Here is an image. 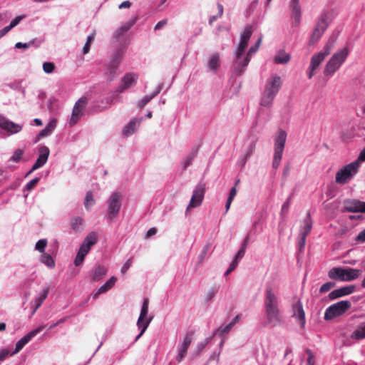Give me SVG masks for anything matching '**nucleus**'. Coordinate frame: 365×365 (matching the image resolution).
Listing matches in <instances>:
<instances>
[{
  "mask_svg": "<svg viewBox=\"0 0 365 365\" xmlns=\"http://www.w3.org/2000/svg\"><path fill=\"white\" fill-rule=\"evenodd\" d=\"M361 274V270L354 268L333 267L328 272L330 279L341 281L350 282L357 279Z\"/></svg>",
  "mask_w": 365,
  "mask_h": 365,
  "instance_id": "nucleus-2",
  "label": "nucleus"
},
{
  "mask_svg": "<svg viewBox=\"0 0 365 365\" xmlns=\"http://www.w3.org/2000/svg\"><path fill=\"white\" fill-rule=\"evenodd\" d=\"M312 229V220L311 218V215L309 212H307L306 217L303 220V225L301 226L299 235L307 237L308 235L311 232Z\"/></svg>",
  "mask_w": 365,
  "mask_h": 365,
  "instance_id": "nucleus-27",
  "label": "nucleus"
},
{
  "mask_svg": "<svg viewBox=\"0 0 365 365\" xmlns=\"http://www.w3.org/2000/svg\"><path fill=\"white\" fill-rule=\"evenodd\" d=\"M328 27V23L324 16H322L318 21L310 38L312 43L317 41L323 35L324 32Z\"/></svg>",
  "mask_w": 365,
  "mask_h": 365,
  "instance_id": "nucleus-17",
  "label": "nucleus"
},
{
  "mask_svg": "<svg viewBox=\"0 0 365 365\" xmlns=\"http://www.w3.org/2000/svg\"><path fill=\"white\" fill-rule=\"evenodd\" d=\"M56 124L57 122L55 119L51 120L46 127L36 135L34 140V143H36L41 138L49 136L56 127Z\"/></svg>",
  "mask_w": 365,
  "mask_h": 365,
  "instance_id": "nucleus-25",
  "label": "nucleus"
},
{
  "mask_svg": "<svg viewBox=\"0 0 365 365\" xmlns=\"http://www.w3.org/2000/svg\"><path fill=\"white\" fill-rule=\"evenodd\" d=\"M365 161V147L360 152L357 159L354 162H357L359 164V168H360L361 163Z\"/></svg>",
  "mask_w": 365,
  "mask_h": 365,
  "instance_id": "nucleus-59",
  "label": "nucleus"
},
{
  "mask_svg": "<svg viewBox=\"0 0 365 365\" xmlns=\"http://www.w3.org/2000/svg\"><path fill=\"white\" fill-rule=\"evenodd\" d=\"M86 103L87 98L86 97H81L76 102L70 119L71 125H75L78 122Z\"/></svg>",
  "mask_w": 365,
  "mask_h": 365,
  "instance_id": "nucleus-16",
  "label": "nucleus"
},
{
  "mask_svg": "<svg viewBox=\"0 0 365 365\" xmlns=\"http://www.w3.org/2000/svg\"><path fill=\"white\" fill-rule=\"evenodd\" d=\"M24 18L23 16H18L16 17H15L12 21L10 23V24L9 25L11 29H13L14 27H15L16 26H17L20 21L22 20V19Z\"/></svg>",
  "mask_w": 365,
  "mask_h": 365,
  "instance_id": "nucleus-62",
  "label": "nucleus"
},
{
  "mask_svg": "<svg viewBox=\"0 0 365 365\" xmlns=\"http://www.w3.org/2000/svg\"><path fill=\"white\" fill-rule=\"evenodd\" d=\"M277 95L270 93L265 89L262 93L260 98V105L264 107L269 108L272 106L274 99Z\"/></svg>",
  "mask_w": 365,
  "mask_h": 365,
  "instance_id": "nucleus-28",
  "label": "nucleus"
},
{
  "mask_svg": "<svg viewBox=\"0 0 365 365\" xmlns=\"http://www.w3.org/2000/svg\"><path fill=\"white\" fill-rule=\"evenodd\" d=\"M118 66L119 65H115L111 62H109V63L107 65V73L109 74L111 79L115 77Z\"/></svg>",
  "mask_w": 365,
  "mask_h": 365,
  "instance_id": "nucleus-42",
  "label": "nucleus"
},
{
  "mask_svg": "<svg viewBox=\"0 0 365 365\" xmlns=\"http://www.w3.org/2000/svg\"><path fill=\"white\" fill-rule=\"evenodd\" d=\"M44 328L45 325H41L38 327L36 329L26 334L24 336H23L16 342L15 349L12 353L10 354V355L12 356L20 351L27 343H29L35 336L40 333Z\"/></svg>",
  "mask_w": 365,
  "mask_h": 365,
  "instance_id": "nucleus-12",
  "label": "nucleus"
},
{
  "mask_svg": "<svg viewBox=\"0 0 365 365\" xmlns=\"http://www.w3.org/2000/svg\"><path fill=\"white\" fill-rule=\"evenodd\" d=\"M255 148H256V141H252L248 145V146L246 149V152H245L246 158H249L253 154V153L255 152Z\"/></svg>",
  "mask_w": 365,
  "mask_h": 365,
  "instance_id": "nucleus-49",
  "label": "nucleus"
},
{
  "mask_svg": "<svg viewBox=\"0 0 365 365\" xmlns=\"http://www.w3.org/2000/svg\"><path fill=\"white\" fill-rule=\"evenodd\" d=\"M289 9L292 11L291 18L292 20V26H298L301 21L302 10L299 5V0H291L289 4Z\"/></svg>",
  "mask_w": 365,
  "mask_h": 365,
  "instance_id": "nucleus-18",
  "label": "nucleus"
},
{
  "mask_svg": "<svg viewBox=\"0 0 365 365\" xmlns=\"http://www.w3.org/2000/svg\"><path fill=\"white\" fill-rule=\"evenodd\" d=\"M106 272L107 269L104 266L97 265L92 271L91 279L93 281L98 282L102 279L104 275H106Z\"/></svg>",
  "mask_w": 365,
  "mask_h": 365,
  "instance_id": "nucleus-30",
  "label": "nucleus"
},
{
  "mask_svg": "<svg viewBox=\"0 0 365 365\" xmlns=\"http://www.w3.org/2000/svg\"><path fill=\"white\" fill-rule=\"evenodd\" d=\"M24 154V151L21 149H16L14 152L13 155L10 158L9 160L14 162V163H19L21 157Z\"/></svg>",
  "mask_w": 365,
  "mask_h": 365,
  "instance_id": "nucleus-46",
  "label": "nucleus"
},
{
  "mask_svg": "<svg viewBox=\"0 0 365 365\" xmlns=\"http://www.w3.org/2000/svg\"><path fill=\"white\" fill-rule=\"evenodd\" d=\"M205 192V185L202 183H199L193 190L192 197L190 199V203L187 209H189L190 207H196L200 206L204 198Z\"/></svg>",
  "mask_w": 365,
  "mask_h": 365,
  "instance_id": "nucleus-13",
  "label": "nucleus"
},
{
  "mask_svg": "<svg viewBox=\"0 0 365 365\" xmlns=\"http://www.w3.org/2000/svg\"><path fill=\"white\" fill-rule=\"evenodd\" d=\"M235 60L233 64V72L236 76H241L245 72L247 66H248L251 57L245 53V51H240V50L235 51Z\"/></svg>",
  "mask_w": 365,
  "mask_h": 365,
  "instance_id": "nucleus-8",
  "label": "nucleus"
},
{
  "mask_svg": "<svg viewBox=\"0 0 365 365\" xmlns=\"http://www.w3.org/2000/svg\"><path fill=\"white\" fill-rule=\"evenodd\" d=\"M344 210L349 212L365 213V202L359 200H345Z\"/></svg>",
  "mask_w": 365,
  "mask_h": 365,
  "instance_id": "nucleus-20",
  "label": "nucleus"
},
{
  "mask_svg": "<svg viewBox=\"0 0 365 365\" xmlns=\"http://www.w3.org/2000/svg\"><path fill=\"white\" fill-rule=\"evenodd\" d=\"M148 307H149V300L148 298H145L143 299V302L141 307L140 313L139 317L137 321V327L140 330V333L136 336L135 339V341H138L141 336L146 331L150 323L153 320L152 317H148Z\"/></svg>",
  "mask_w": 365,
  "mask_h": 365,
  "instance_id": "nucleus-6",
  "label": "nucleus"
},
{
  "mask_svg": "<svg viewBox=\"0 0 365 365\" xmlns=\"http://www.w3.org/2000/svg\"><path fill=\"white\" fill-rule=\"evenodd\" d=\"M122 205V195L118 192L111 194L107 200V214L110 220H113L119 213Z\"/></svg>",
  "mask_w": 365,
  "mask_h": 365,
  "instance_id": "nucleus-9",
  "label": "nucleus"
},
{
  "mask_svg": "<svg viewBox=\"0 0 365 365\" xmlns=\"http://www.w3.org/2000/svg\"><path fill=\"white\" fill-rule=\"evenodd\" d=\"M94 203L93 196V193L91 191L87 192L86 197H85V202L84 205L87 210L89 209V207L93 205Z\"/></svg>",
  "mask_w": 365,
  "mask_h": 365,
  "instance_id": "nucleus-43",
  "label": "nucleus"
},
{
  "mask_svg": "<svg viewBox=\"0 0 365 365\" xmlns=\"http://www.w3.org/2000/svg\"><path fill=\"white\" fill-rule=\"evenodd\" d=\"M210 339H205L203 341L198 343L197 346V354H200L207 345Z\"/></svg>",
  "mask_w": 365,
  "mask_h": 365,
  "instance_id": "nucleus-56",
  "label": "nucleus"
},
{
  "mask_svg": "<svg viewBox=\"0 0 365 365\" xmlns=\"http://www.w3.org/2000/svg\"><path fill=\"white\" fill-rule=\"evenodd\" d=\"M55 68V65L51 62H45L43 64V70L46 73H51Z\"/></svg>",
  "mask_w": 365,
  "mask_h": 365,
  "instance_id": "nucleus-52",
  "label": "nucleus"
},
{
  "mask_svg": "<svg viewBox=\"0 0 365 365\" xmlns=\"http://www.w3.org/2000/svg\"><path fill=\"white\" fill-rule=\"evenodd\" d=\"M97 242V237L94 233H91L84 239L83 243L91 248Z\"/></svg>",
  "mask_w": 365,
  "mask_h": 365,
  "instance_id": "nucleus-40",
  "label": "nucleus"
},
{
  "mask_svg": "<svg viewBox=\"0 0 365 365\" xmlns=\"http://www.w3.org/2000/svg\"><path fill=\"white\" fill-rule=\"evenodd\" d=\"M238 263L237 262V261H232L231 262V264H230L228 269L226 270V272H225V275L227 276L229 274H230L235 268L237 266Z\"/></svg>",
  "mask_w": 365,
  "mask_h": 365,
  "instance_id": "nucleus-63",
  "label": "nucleus"
},
{
  "mask_svg": "<svg viewBox=\"0 0 365 365\" xmlns=\"http://www.w3.org/2000/svg\"><path fill=\"white\" fill-rule=\"evenodd\" d=\"M217 293V289L215 287H212L205 295L206 302H209Z\"/></svg>",
  "mask_w": 365,
  "mask_h": 365,
  "instance_id": "nucleus-53",
  "label": "nucleus"
},
{
  "mask_svg": "<svg viewBox=\"0 0 365 365\" xmlns=\"http://www.w3.org/2000/svg\"><path fill=\"white\" fill-rule=\"evenodd\" d=\"M252 34V29L251 26H246L243 32L240 35V43L237 47V50L240 51H246L248 43Z\"/></svg>",
  "mask_w": 365,
  "mask_h": 365,
  "instance_id": "nucleus-22",
  "label": "nucleus"
},
{
  "mask_svg": "<svg viewBox=\"0 0 365 365\" xmlns=\"http://www.w3.org/2000/svg\"><path fill=\"white\" fill-rule=\"evenodd\" d=\"M359 169V168L357 162H352L346 165L336 173V182L340 185L346 184L356 175Z\"/></svg>",
  "mask_w": 365,
  "mask_h": 365,
  "instance_id": "nucleus-4",
  "label": "nucleus"
},
{
  "mask_svg": "<svg viewBox=\"0 0 365 365\" xmlns=\"http://www.w3.org/2000/svg\"><path fill=\"white\" fill-rule=\"evenodd\" d=\"M83 223V220L81 217H76L71 220V227L73 230L78 232Z\"/></svg>",
  "mask_w": 365,
  "mask_h": 365,
  "instance_id": "nucleus-45",
  "label": "nucleus"
},
{
  "mask_svg": "<svg viewBox=\"0 0 365 365\" xmlns=\"http://www.w3.org/2000/svg\"><path fill=\"white\" fill-rule=\"evenodd\" d=\"M220 67V57L218 53L211 56L208 61V68L212 71H216Z\"/></svg>",
  "mask_w": 365,
  "mask_h": 365,
  "instance_id": "nucleus-36",
  "label": "nucleus"
},
{
  "mask_svg": "<svg viewBox=\"0 0 365 365\" xmlns=\"http://www.w3.org/2000/svg\"><path fill=\"white\" fill-rule=\"evenodd\" d=\"M40 261L41 263H43L50 269L53 268L56 265L55 260L53 259V258L49 254L47 253H43V255H41Z\"/></svg>",
  "mask_w": 365,
  "mask_h": 365,
  "instance_id": "nucleus-37",
  "label": "nucleus"
},
{
  "mask_svg": "<svg viewBox=\"0 0 365 365\" xmlns=\"http://www.w3.org/2000/svg\"><path fill=\"white\" fill-rule=\"evenodd\" d=\"M109 289L108 288H107L106 287H105V284H103L98 289V291L94 293L93 294V299H97L98 297L101 294H103V293H106V292H108Z\"/></svg>",
  "mask_w": 365,
  "mask_h": 365,
  "instance_id": "nucleus-57",
  "label": "nucleus"
},
{
  "mask_svg": "<svg viewBox=\"0 0 365 365\" xmlns=\"http://www.w3.org/2000/svg\"><path fill=\"white\" fill-rule=\"evenodd\" d=\"M135 21H131L125 23L121 26L117 31L113 34V38L119 43H121L124 40L125 34L130 29V28L135 24Z\"/></svg>",
  "mask_w": 365,
  "mask_h": 365,
  "instance_id": "nucleus-26",
  "label": "nucleus"
},
{
  "mask_svg": "<svg viewBox=\"0 0 365 365\" xmlns=\"http://www.w3.org/2000/svg\"><path fill=\"white\" fill-rule=\"evenodd\" d=\"M138 78V75L135 73L130 72L126 73L121 80V83L118 86L117 91L123 93L125 90L135 85Z\"/></svg>",
  "mask_w": 365,
  "mask_h": 365,
  "instance_id": "nucleus-19",
  "label": "nucleus"
},
{
  "mask_svg": "<svg viewBox=\"0 0 365 365\" xmlns=\"http://www.w3.org/2000/svg\"><path fill=\"white\" fill-rule=\"evenodd\" d=\"M198 152L197 148H194L192 149L190 153L187 155V156L185 158L183 162V168L186 169L187 167H189L195 158L196 157Z\"/></svg>",
  "mask_w": 365,
  "mask_h": 365,
  "instance_id": "nucleus-38",
  "label": "nucleus"
},
{
  "mask_svg": "<svg viewBox=\"0 0 365 365\" xmlns=\"http://www.w3.org/2000/svg\"><path fill=\"white\" fill-rule=\"evenodd\" d=\"M291 56L284 51H280L274 57V63L277 64H285L290 61Z\"/></svg>",
  "mask_w": 365,
  "mask_h": 365,
  "instance_id": "nucleus-34",
  "label": "nucleus"
},
{
  "mask_svg": "<svg viewBox=\"0 0 365 365\" xmlns=\"http://www.w3.org/2000/svg\"><path fill=\"white\" fill-rule=\"evenodd\" d=\"M49 292V287H45L36 297L34 302H35V307L33 310L32 314H34L36 310L41 306L43 301L47 298L48 294Z\"/></svg>",
  "mask_w": 365,
  "mask_h": 365,
  "instance_id": "nucleus-29",
  "label": "nucleus"
},
{
  "mask_svg": "<svg viewBox=\"0 0 365 365\" xmlns=\"http://www.w3.org/2000/svg\"><path fill=\"white\" fill-rule=\"evenodd\" d=\"M355 289V286L354 285H346L339 289H334L329 294V297L330 299L334 300L337 298L346 296L354 292Z\"/></svg>",
  "mask_w": 365,
  "mask_h": 365,
  "instance_id": "nucleus-24",
  "label": "nucleus"
},
{
  "mask_svg": "<svg viewBox=\"0 0 365 365\" xmlns=\"http://www.w3.org/2000/svg\"><path fill=\"white\" fill-rule=\"evenodd\" d=\"M86 255H85L84 254L80 252H78L77 255H76V259L74 260V264L76 266H79L81 265L83 260H84V258Z\"/></svg>",
  "mask_w": 365,
  "mask_h": 365,
  "instance_id": "nucleus-55",
  "label": "nucleus"
},
{
  "mask_svg": "<svg viewBox=\"0 0 365 365\" xmlns=\"http://www.w3.org/2000/svg\"><path fill=\"white\" fill-rule=\"evenodd\" d=\"M280 299L271 286H267L264 291V308H279Z\"/></svg>",
  "mask_w": 365,
  "mask_h": 365,
  "instance_id": "nucleus-11",
  "label": "nucleus"
},
{
  "mask_svg": "<svg viewBox=\"0 0 365 365\" xmlns=\"http://www.w3.org/2000/svg\"><path fill=\"white\" fill-rule=\"evenodd\" d=\"M192 339L193 332L188 331L185 334L182 341L177 346L176 360L178 363H180L184 359Z\"/></svg>",
  "mask_w": 365,
  "mask_h": 365,
  "instance_id": "nucleus-10",
  "label": "nucleus"
},
{
  "mask_svg": "<svg viewBox=\"0 0 365 365\" xmlns=\"http://www.w3.org/2000/svg\"><path fill=\"white\" fill-rule=\"evenodd\" d=\"M287 140V133L279 130L274 137V153L272 160V168L277 169L280 165Z\"/></svg>",
  "mask_w": 365,
  "mask_h": 365,
  "instance_id": "nucleus-3",
  "label": "nucleus"
},
{
  "mask_svg": "<svg viewBox=\"0 0 365 365\" xmlns=\"http://www.w3.org/2000/svg\"><path fill=\"white\" fill-rule=\"evenodd\" d=\"M351 338L356 340L365 339V321L358 325L357 328L351 334Z\"/></svg>",
  "mask_w": 365,
  "mask_h": 365,
  "instance_id": "nucleus-33",
  "label": "nucleus"
},
{
  "mask_svg": "<svg viewBox=\"0 0 365 365\" xmlns=\"http://www.w3.org/2000/svg\"><path fill=\"white\" fill-rule=\"evenodd\" d=\"M292 317L299 321L302 327H304L306 323L305 312L304 311L302 303L300 300H298L292 305Z\"/></svg>",
  "mask_w": 365,
  "mask_h": 365,
  "instance_id": "nucleus-21",
  "label": "nucleus"
},
{
  "mask_svg": "<svg viewBox=\"0 0 365 365\" xmlns=\"http://www.w3.org/2000/svg\"><path fill=\"white\" fill-rule=\"evenodd\" d=\"M47 245V240L46 239L39 240L35 246V249L38 252L43 253L45 251V248Z\"/></svg>",
  "mask_w": 365,
  "mask_h": 365,
  "instance_id": "nucleus-47",
  "label": "nucleus"
},
{
  "mask_svg": "<svg viewBox=\"0 0 365 365\" xmlns=\"http://www.w3.org/2000/svg\"><path fill=\"white\" fill-rule=\"evenodd\" d=\"M117 279L115 277H111L104 284L110 290L115 284Z\"/></svg>",
  "mask_w": 365,
  "mask_h": 365,
  "instance_id": "nucleus-60",
  "label": "nucleus"
},
{
  "mask_svg": "<svg viewBox=\"0 0 365 365\" xmlns=\"http://www.w3.org/2000/svg\"><path fill=\"white\" fill-rule=\"evenodd\" d=\"M324 55L322 53H315L311 58L309 66L317 69L321 63L324 60Z\"/></svg>",
  "mask_w": 365,
  "mask_h": 365,
  "instance_id": "nucleus-35",
  "label": "nucleus"
},
{
  "mask_svg": "<svg viewBox=\"0 0 365 365\" xmlns=\"http://www.w3.org/2000/svg\"><path fill=\"white\" fill-rule=\"evenodd\" d=\"M351 306L348 300H342L329 306L325 311L324 319L331 320L345 313Z\"/></svg>",
  "mask_w": 365,
  "mask_h": 365,
  "instance_id": "nucleus-7",
  "label": "nucleus"
},
{
  "mask_svg": "<svg viewBox=\"0 0 365 365\" xmlns=\"http://www.w3.org/2000/svg\"><path fill=\"white\" fill-rule=\"evenodd\" d=\"M306 353L308 356L307 365H314V356L310 349H307Z\"/></svg>",
  "mask_w": 365,
  "mask_h": 365,
  "instance_id": "nucleus-58",
  "label": "nucleus"
},
{
  "mask_svg": "<svg viewBox=\"0 0 365 365\" xmlns=\"http://www.w3.org/2000/svg\"><path fill=\"white\" fill-rule=\"evenodd\" d=\"M355 240L360 242H365V229L358 234Z\"/></svg>",
  "mask_w": 365,
  "mask_h": 365,
  "instance_id": "nucleus-64",
  "label": "nucleus"
},
{
  "mask_svg": "<svg viewBox=\"0 0 365 365\" xmlns=\"http://www.w3.org/2000/svg\"><path fill=\"white\" fill-rule=\"evenodd\" d=\"M38 157L34 163V169H38L43 167L47 162L50 150L47 146H40L38 148Z\"/></svg>",
  "mask_w": 365,
  "mask_h": 365,
  "instance_id": "nucleus-23",
  "label": "nucleus"
},
{
  "mask_svg": "<svg viewBox=\"0 0 365 365\" xmlns=\"http://www.w3.org/2000/svg\"><path fill=\"white\" fill-rule=\"evenodd\" d=\"M262 42V38L260 37L257 41L255 43V45L252 46L248 51H247V54L252 58V56L258 50L259 47V45Z\"/></svg>",
  "mask_w": 365,
  "mask_h": 365,
  "instance_id": "nucleus-50",
  "label": "nucleus"
},
{
  "mask_svg": "<svg viewBox=\"0 0 365 365\" xmlns=\"http://www.w3.org/2000/svg\"><path fill=\"white\" fill-rule=\"evenodd\" d=\"M291 205V198L289 197L287 199V200L283 203L280 212V215L282 217H285L286 215L287 214L289 207Z\"/></svg>",
  "mask_w": 365,
  "mask_h": 365,
  "instance_id": "nucleus-44",
  "label": "nucleus"
},
{
  "mask_svg": "<svg viewBox=\"0 0 365 365\" xmlns=\"http://www.w3.org/2000/svg\"><path fill=\"white\" fill-rule=\"evenodd\" d=\"M349 53V51L347 47H344L334 53L326 64L324 70V75L332 76L336 71H338L347 58Z\"/></svg>",
  "mask_w": 365,
  "mask_h": 365,
  "instance_id": "nucleus-1",
  "label": "nucleus"
},
{
  "mask_svg": "<svg viewBox=\"0 0 365 365\" xmlns=\"http://www.w3.org/2000/svg\"><path fill=\"white\" fill-rule=\"evenodd\" d=\"M39 180H40L39 177H36V178L32 179L26 184V185L24 187V190L31 191V190H33L35 187V186L39 182Z\"/></svg>",
  "mask_w": 365,
  "mask_h": 365,
  "instance_id": "nucleus-48",
  "label": "nucleus"
},
{
  "mask_svg": "<svg viewBox=\"0 0 365 365\" xmlns=\"http://www.w3.org/2000/svg\"><path fill=\"white\" fill-rule=\"evenodd\" d=\"M0 128L11 135L19 133L23 125L14 123L3 115H0Z\"/></svg>",
  "mask_w": 365,
  "mask_h": 365,
  "instance_id": "nucleus-15",
  "label": "nucleus"
},
{
  "mask_svg": "<svg viewBox=\"0 0 365 365\" xmlns=\"http://www.w3.org/2000/svg\"><path fill=\"white\" fill-rule=\"evenodd\" d=\"M282 85V81L277 74L271 75L267 80L264 89L270 93L277 95Z\"/></svg>",
  "mask_w": 365,
  "mask_h": 365,
  "instance_id": "nucleus-14",
  "label": "nucleus"
},
{
  "mask_svg": "<svg viewBox=\"0 0 365 365\" xmlns=\"http://www.w3.org/2000/svg\"><path fill=\"white\" fill-rule=\"evenodd\" d=\"M34 43L33 41H31L29 43H21V42H18L15 44V48H24V49H26L28 48H29L31 46V45H32Z\"/></svg>",
  "mask_w": 365,
  "mask_h": 365,
  "instance_id": "nucleus-61",
  "label": "nucleus"
},
{
  "mask_svg": "<svg viewBox=\"0 0 365 365\" xmlns=\"http://www.w3.org/2000/svg\"><path fill=\"white\" fill-rule=\"evenodd\" d=\"M334 286H335L334 282H328L322 285L319 291L321 293H325V292H327L328 291H329Z\"/></svg>",
  "mask_w": 365,
  "mask_h": 365,
  "instance_id": "nucleus-54",
  "label": "nucleus"
},
{
  "mask_svg": "<svg viewBox=\"0 0 365 365\" xmlns=\"http://www.w3.org/2000/svg\"><path fill=\"white\" fill-rule=\"evenodd\" d=\"M140 120L138 119H133L130 120L123 128V135L128 136L135 133L137 129V126L140 124Z\"/></svg>",
  "mask_w": 365,
  "mask_h": 365,
  "instance_id": "nucleus-32",
  "label": "nucleus"
},
{
  "mask_svg": "<svg viewBox=\"0 0 365 365\" xmlns=\"http://www.w3.org/2000/svg\"><path fill=\"white\" fill-rule=\"evenodd\" d=\"M124 53V49L123 48H119L116 51L115 53L112 57L110 62L113 63L115 65H119L122 57Z\"/></svg>",
  "mask_w": 365,
  "mask_h": 365,
  "instance_id": "nucleus-39",
  "label": "nucleus"
},
{
  "mask_svg": "<svg viewBox=\"0 0 365 365\" xmlns=\"http://www.w3.org/2000/svg\"><path fill=\"white\" fill-rule=\"evenodd\" d=\"M233 327L232 324H231L230 323H229L228 324H227L226 326H224V327H219L216 332L217 334H218V335L221 337L224 336L226 334H227L231 329Z\"/></svg>",
  "mask_w": 365,
  "mask_h": 365,
  "instance_id": "nucleus-41",
  "label": "nucleus"
},
{
  "mask_svg": "<svg viewBox=\"0 0 365 365\" xmlns=\"http://www.w3.org/2000/svg\"><path fill=\"white\" fill-rule=\"evenodd\" d=\"M93 38H94L93 34L89 35L87 37V41H86L85 45L83 46V53L84 54H86V53H88L89 52L90 46H91V43L93 40Z\"/></svg>",
  "mask_w": 365,
  "mask_h": 365,
  "instance_id": "nucleus-51",
  "label": "nucleus"
},
{
  "mask_svg": "<svg viewBox=\"0 0 365 365\" xmlns=\"http://www.w3.org/2000/svg\"><path fill=\"white\" fill-rule=\"evenodd\" d=\"M264 327L274 328L284 323V317L280 308L264 309Z\"/></svg>",
  "mask_w": 365,
  "mask_h": 365,
  "instance_id": "nucleus-5",
  "label": "nucleus"
},
{
  "mask_svg": "<svg viewBox=\"0 0 365 365\" xmlns=\"http://www.w3.org/2000/svg\"><path fill=\"white\" fill-rule=\"evenodd\" d=\"M163 88V84H159L155 91L150 96H144L139 102L138 107L142 108L145 106L153 98L158 95Z\"/></svg>",
  "mask_w": 365,
  "mask_h": 365,
  "instance_id": "nucleus-31",
  "label": "nucleus"
}]
</instances>
